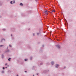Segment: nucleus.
<instances>
[{
	"instance_id": "obj_21",
	"label": "nucleus",
	"mask_w": 76,
	"mask_h": 76,
	"mask_svg": "<svg viewBox=\"0 0 76 76\" xmlns=\"http://www.w3.org/2000/svg\"><path fill=\"white\" fill-rule=\"evenodd\" d=\"M9 46H10V47H11V46H10V45Z\"/></svg>"
},
{
	"instance_id": "obj_6",
	"label": "nucleus",
	"mask_w": 76,
	"mask_h": 76,
	"mask_svg": "<svg viewBox=\"0 0 76 76\" xmlns=\"http://www.w3.org/2000/svg\"><path fill=\"white\" fill-rule=\"evenodd\" d=\"M51 64L52 65H53V64H54V62H52Z\"/></svg>"
},
{
	"instance_id": "obj_25",
	"label": "nucleus",
	"mask_w": 76,
	"mask_h": 76,
	"mask_svg": "<svg viewBox=\"0 0 76 76\" xmlns=\"http://www.w3.org/2000/svg\"><path fill=\"white\" fill-rule=\"evenodd\" d=\"M37 75H38V74H37Z\"/></svg>"
},
{
	"instance_id": "obj_4",
	"label": "nucleus",
	"mask_w": 76,
	"mask_h": 76,
	"mask_svg": "<svg viewBox=\"0 0 76 76\" xmlns=\"http://www.w3.org/2000/svg\"><path fill=\"white\" fill-rule=\"evenodd\" d=\"M57 48H60V45H57Z\"/></svg>"
},
{
	"instance_id": "obj_23",
	"label": "nucleus",
	"mask_w": 76,
	"mask_h": 76,
	"mask_svg": "<svg viewBox=\"0 0 76 76\" xmlns=\"http://www.w3.org/2000/svg\"><path fill=\"white\" fill-rule=\"evenodd\" d=\"M3 30H4V29H3Z\"/></svg>"
},
{
	"instance_id": "obj_20",
	"label": "nucleus",
	"mask_w": 76,
	"mask_h": 76,
	"mask_svg": "<svg viewBox=\"0 0 76 76\" xmlns=\"http://www.w3.org/2000/svg\"><path fill=\"white\" fill-rule=\"evenodd\" d=\"M17 76H18V75H17Z\"/></svg>"
},
{
	"instance_id": "obj_22",
	"label": "nucleus",
	"mask_w": 76,
	"mask_h": 76,
	"mask_svg": "<svg viewBox=\"0 0 76 76\" xmlns=\"http://www.w3.org/2000/svg\"><path fill=\"white\" fill-rule=\"evenodd\" d=\"M41 64V65H42V64Z\"/></svg>"
},
{
	"instance_id": "obj_1",
	"label": "nucleus",
	"mask_w": 76,
	"mask_h": 76,
	"mask_svg": "<svg viewBox=\"0 0 76 76\" xmlns=\"http://www.w3.org/2000/svg\"><path fill=\"white\" fill-rule=\"evenodd\" d=\"M48 11L47 10H46V11H45L44 12V13L46 15H48Z\"/></svg>"
},
{
	"instance_id": "obj_19",
	"label": "nucleus",
	"mask_w": 76,
	"mask_h": 76,
	"mask_svg": "<svg viewBox=\"0 0 76 76\" xmlns=\"http://www.w3.org/2000/svg\"><path fill=\"white\" fill-rule=\"evenodd\" d=\"M5 68H6V69H7V67H6Z\"/></svg>"
},
{
	"instance_id": "obj_26",
	"label": "nucleus",
	"mask_w": 76,
	"mask_h": 76,
	"mask_svg": "<svg viewBox=\"0 0 76 76\" xmlns=\"http://www.w3.org/2000/svg\"><path fill=\"white\" fill-rule=\"evenodd\" d=\"M7 66H9V65H8Z\"/></svg>"
},
{
	"instance_id": "obj_11",
	"label": "nucleus",
	"mask_w": 76,
	"mask_h": 76,
	"mask_svg": "<svg viewBox=\"0 0 76 76\" xmlns=\"http://www.w3.org/2000/svg\"><path fill=\"white\" fill-rule=\"evenodd\" d=\"M3 45H1L0 46V47H3Z\"/></svg>"
},
{
	"instance_id": "obj_8",
	"label": "nucleus",
	"mask_w": 76,
	"mask_h": 76,
	"mask_svg": "<svg viewBox=\"0 0 76 76\" xmlns=\"http://www.w3.org/2000/svg\"><path fill=\"white\" fill-rule=\"evenodd\" d=\"M13 3H15V2L14 1H13Z\"/></svg>"
},
{
	"instance_id": "obj_13",
	"label": "nucleus",
	"mask_w": 76,
	"mask_h": 76,
	"mask_svg": "<svg viewBox=\"0 0 76 76\" xmlns=\"http://www.w3.org/2000/svg\"><path fill=\"white\" fill-rule=\"evenodd\" d=\"M57 41H59V40H58V39H57Z\"/></svg>"
},
{
	"instance_id": "obj_12",
	"label": "nucleus",
	"mask_w": 76,
	"mask_h": 76,
	"mask_svg": "<svg viewBox=\"0 0 76 76\" xmlns=\"http://www.w3.org/2000/svg\"><path fill=\"white\" fill-rule=\"evenodd\" d=\"M7 64L6 63V64H5V66H7Z\"/></svg>"
},
{
	"instance_id": "obj_14",
	"label": "nucleus",
	"mask_w": 76,
	"mask_h": 76,
	"mask_svg": "<svg viewBox=\"0 0 76 76\" xmlns=\"http://www.w3.org/2000/svg\"><path fill=\"white\" fill-rule=\"evenodd\" d=\"M3 69H4V67H3Z\"/></svg>"
},
{
	"instance_id": "obj_16",
	"label": "nucleus",
	"mask_w": 76,
	"mask_h": 76,
	"mask_svg": "<svg viewBox=\"0 0 76 76\" xmlns=\"http://www.w3.org/2000/svg\"><path fill=\"white\" fill-rule=\"evenodd\" d=\"M33 36H34V34H33Z\"/></svg>"
},
{
	"instance_id": "obj_18",
	"label": "nucleus",
	"mask_w": 76,
	"mask_h": 76,
	"mask_svg": "<svg viewBox=\"0 0 76 76\" xmlns=\"http://www.w3.org/2000/svg\"><path fill=\"white\" fill-rule=\"evenodd\" d=\"M11 37H12V34H11Z\"/></svg>"
},
{
	"instance_id": "obj_10",
	"label": "nucleus",
	"mask_w": 76,
	"mask_h": 76,
	"mask_svg": "<svg viewBox=\"0 0 76 76\" xmlns=\"http://www.w3.org/2000/svg\"><path fill=\"white\" fill-rule=\"evenodd\" d=\"M25 60L26 61L27 60V59H25Z\"/></svg>"
},
{
	"instance_id": "obj_24",
	"label": "nucleus",
	"mask_w": 76,
	"mask_h": 76,
	"mask_svg": "<svg viewBox=\"0 0 76 76\" xmlns=\"http://www.w3.org/2000/svg\"><path fill=\"white\" fill-rule=\"evenodd\" d=\"M33 76H34V75H33Z\"/></svg>"
},
{
	"instance_id": "obj_15",
	"label": "nucleus",
	"mask_w": 76,
	"mask_h": 76,
	"mask_svg": "<svg viewBox=\"0 0 76 76\" xmlns=\"http://www.w3.org/2000/svg\"><path fill=\"white\" fill-rule=\"evenodd\" d=\"M37 35H38V34H39V33H37Z\"/></svg>"
},
{
	"instance_id": "obj_5",
	"label": "nucleus",
	"mask_w": 76,
	"mask_h": 76,
	"mask_svg": "<svg viewBox=\"0 0 76 76\" xmlns=\"http://www.w3.org/2000/svg\"><path fill=\"white\" fill-rule=\"evenodd\" d=\"M20 6H23V4H22V3H20Z\"/></svg>"
},
{
	"instance_id": "obj_7",
	"label": "nucleus",
	"mask_w": 76,
	"mask_h": 76,
	"mask_svg": "<svg viewBox=\"0 0 76 76\" xmlns=\"http://www.w3.org/2000/svg\"><path fill=\"white\" fill-rule=\"evenodd\" d=\"M10 60H11V58H9V59H8V61H10Z\"/></svg>"
},
{
	"instance_id": "obj_9",
	"label": "nucleus",
	"mask_w": 76,
	"mask_h": 76,
	"mask_svg": "<svg viewBox=\"0 0 76 76\" xmlns=\"http://www.w3.org/2000/svg\"><path fill=\"white\" fill-rule=\"evenodd\" d=\"M10 3H11V4H12V1H11Z\"/></svg>"
},
{
	"instance_id": "obj_17",
	"label": "nucleus",
	"mask_w": 76,
	"mask_h": 76,
	"mask_svg": "<svg viewBox=\"0 0 76 76\" xmlns=\"http://www.w3.org/2000/svg\"><path fill=\"white\" fill-rule=\"evenodd\" d=\"M25 73H26V72H27L26 71H25Z\"/></svg>"
},
{
	"instance_id": "obj_2",
	"label": "nucleus",
	"mask_w": 76,
	"mask_h": 76,
	"mask_svg": "<svg viewBox=\"0 0 76 76\" xmlns=\"http://www.w3.org/2000/svg\"><path fill=\"white\" fill-rule=\"evenodd\" d=\"M56 68H58V67H59V65H58V64L56 65Z\"/></svg>"
},
{
	"instance_id": "obj_3",
	"label": "nucleus",
	"mask_w": 76,
	"mask_h": 76,
	"mask_svg": "<svg viewBox=\"0 0 76 76\" xmlns=\"http://www.w3.org/2000/svg\"><path fill=\"white\" fill-rule=\"evenodd\" d=\"M52 12H56V11H55V10H52Z\"/></svg>"
}]
</instances>
